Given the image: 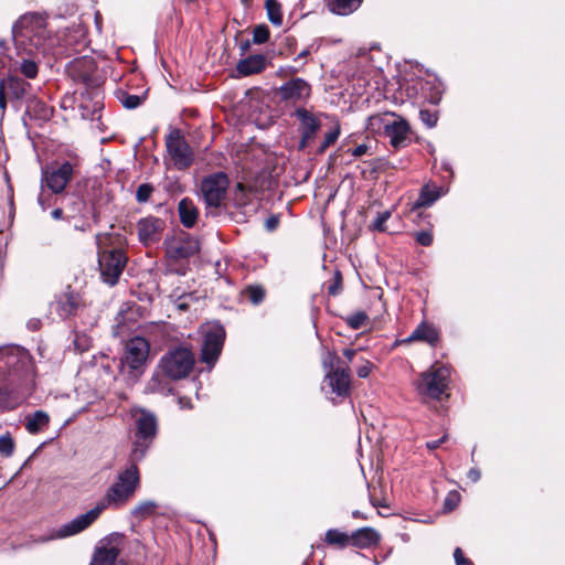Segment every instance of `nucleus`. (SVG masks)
Returning <instances> with one entry per match:
<instances>
[{
    "label": "nucleus",
    "mask_w": 565,
    "mask_h": 565,
    "mask_svg": "<svg viewBox=\"0 0 565 565\" xmlns=\"http://www.w3.org/2000/svg\"><path fill=\"white\" fill-rule=\"evenodd\" d=\"M128 457L127 466L119 471L115 482L107 489L105 495L87 512L77 515L67 523L62 524L42 542L66 539L76 535L89 527L107 508L119 509L135 494L140 484L138 463Z\"/></svg>",
    "instance_id": "1"
},
{
    "label": "nucleus",
    "mask_w": 565,
    "mask_h": 565,
    "mask_svg": "<svg viewBox=\"0 0 565 565\" xmlns=\"http://www.w3.org/2000/svg\"><path fill=\"white\" fill-rule=\"evenodd\" d=\"M12 36L15 46L26 54H33L35 51L45 52L55 43V39L50 36L46 29L45 17L36 12L21 15L12 26Z\"/></svg>",
    "instance_id": "2"
},
{
    "label": "nucleus",
    "mask_w": 565,
    "mask_h": 565,
    "mask_svg": "<svg viewBox=\"0 0 565 565\" xmlns=\"http://www.w3.org/2000/svg\"><path fill=\"white\" fill-rule=\"evenodd\" d=\"M33 369L31 355L25 349L19 345L0 348V376L10 379L13 393L32 376Z\"/></svg>",
    "instance_id": "3"
},
{
    "label": "nucleus",
    "mask_w": 565,
    "mask_h": 565,
    "mask_svg": "<svg viewBox=\"0 0 565 565\" xmlns=\"http://www.w3.org/2000/svg\"><path fill=\"white\" fill-rule=\"evenodd\" d=\"M158 431V420L151 412L141 409L136 414V433L129 458L135 461H142L153 444Z\"/></svg>",
    "instance_id": "4"
},
{
    "label": "nucleus",
    "mask_w": 565,
    "mask_h": 565,
    "mask_svg": "<svg viewBox=\"0 0 565 565\" xmlns=\"http://www.w3.org/2000/svg\"><path fill=\"white\" fill-rule=\"evenodd\" d=\"M194 355L186 348H175L168 351L159 362V369L171 380L186 377L194 366Z\"/></svg>",
    "instance_id": "5"
},
{
    "label": "nucleus",
    "mask_w": 565,
    "mask_h": 565,
    "mask_svg": "<svg viewBox=\"0 0 565 565\" xmlns=\"http://www.w3.org/2000/svg\"><path fill=\"white\" fill-rule=\"evenodd\" d=\"M449 377V367L436 363L420 375L417 382V390L422 395L439 398L448 387Z\"/></svg>",
    "instance_id": "6"
},
{
    "label": "nucleus",
    "mask_w": 565,
    "mask_h": 565,
    "mask_svg": "<svg viewBox=\"0 0 565 565\" xmlns=\"http://www.w3.org/2000/svg\"><path fill=\"white\" fill-rule=\"evenodd\" d=\"M127 264V256L122 249H103L99 248L98 253V265L100 276L103 280L114 286L118 282V279Z\"/></svg>",
    "instance_id": "7"
},
{
    "label": "nucleus",
    "mask_w": 565,
    "mask_h": 565,
    "mask_svg": "<svg viewBox=\"0 0 565 565\" xmlns=\"http://www.w3.org/2000/svg\"><path fill=\"white\" fill-rule=\"evenodd\" d=\"M369 121L371 126L382 125L385 136L395 148L404 146L408 139L409 126L407 121L393 113L371 116Z\"/></svg>",
    "instance_id": "8"
},
{
    "label": "nucleus",
    "mask_w": 565,
    "mask_h": 565,
    "mask_svg": "<svg viewBox=\"0 0 565 565\" xmlns=\"http://www.w3.org/2000/svg\"><path fill=\"white\" fill-rule=\"evenodd\" d=\"M149 349L148 341L141 337H135L126 343L121 365L129 369L131 376L138 377L143 372Z\"/></svg>",
    "instance_id": "9"
},
{
    "label": "nucleus",
    "mask_w": 565,
    "mask_h": 565,
    "mask_svg": "<svg viewBox=\"0 0 565 565\" xmlns=\"http://www.w3.org/2000/svg\"><path fill=\"white\" fill-rule=\"evenodd\" d=\"M203 344L201 359L206 364L213 365L223 349L225 330L220 323H207L202 329Z\"/></svg>",
    "instance_id": "10"
},
{
    "label": "nucleus",
    "mask_w": 565,
    "mask_h": 565,
    "mask_svg": "<svg viewBox=\"0 0 565 565\" xmlns=\"http://www.w3.org/2000/svg\"><path fill=\"white\" fill-rule=\"evenodd\" d=\"M228 178L223 172L213 173L201 182V193L210 207H218L225 199Z\"/></svg>",
    "instance_id": "11"
},
{
    "label": "nucleus",
    "mask_w": 565,
    "mask_h": 565,
    "mask_svg": "<svg viewBox=\"0 0 565 565\" xmlns=\"http://www.w3.org/2000/svg\"><path fill=\"white\" fill-rule=\"evenodd\" d=\"M166 146L175 168L182 170L192 164L194 159L193 152L179 130H173L168 135Z\"/></svg>",
    "instance_id": "12"
},
{
    "label": "nucleus",
    "mask_w": 565,
    "mask_h": 565,
    "mask_svg": "<svg viewBox=\"0 0 565 565\" xmlns=\"http://www.w3.org/2000/svg\"><path fill=\"white\" fill-rule=\"evenodd\" d=\"M73 172V166L67 161L56 168H46L42 170V186L45 184L53 193H62L71 181Z\"/></svg>",
    "instance_id": "13"
},
{
    "label": "nucleus",
    "mask_w": 565,
    "mask_h": 565,
    "mask_svg": "<svg viewBox=\"0 0 565 565\" xmlns=\"http://www.w3.org/2000/svg\"><path fill=\"white\" fill-rule=\"evenodd\" d=\"M335 359L337 355L331 352H328L327 356L324 358L323 365L326 369H330L326 375V379L333 393H335L338 396H345L350 390V371L349 367H339L334 371H331L333 367V361Z\"/></svg>",
    "instance_id": "14"
},
{
    "label": "nucleus",
    "mask_w": 565,
    "mask_h": 565,
    "mask_svg": "<svg viewBox=\"0 0 565 565\" xmlns=\"http://www.w3.org/2000/svg\"><path fill=\"white\" fill-rule=\"evenodd\" d=\"M166 253L171 259H185L200 252V243L196 238L184 234L166 239Z\"/></svg>",
    "instance_id": "15"
},
{
    "label": "nucleus",
    "mask_w": 565,
    "mask_h": 565,
    "mask_svg": "<svg viewBox=\"0 0 565 565\" xmlns=\"http://www.w3.org/2000/svg\"><path fill=\"white\" fill-rule=\"evenodd\" d=\"M278 94L285 103L297 105L308 100L311 87L305 79L297 77L282 84L278 89Z\"/></svg>",
    "instance_id": "16"
},
{
    "label": "nucleus",
    "mask_w": 565,
    "mask_h": 565,
    "mask_svg": "<svg viewBox=\"0 0 565 565\" xmlns=\"http://www.w3.org/2000/svg\"><path fill=\"white\" fill-rule=\"evenodd\" d=\"M295 116L299 120V130L301 132L299 148L303 149L315 138L321 127V122L313 113L303 107L297 108Z\"/></svg>",
    "instance_id": "17"
},
{
    "label": "nucleus",
    "mask_w": 565,
    "mask_h": 565,
    "mask_svg": "<svg viewBox=\"0 0 565 565\" xmlns=\"http://www.w3.org/2000/svg\"><path fill=\"white\" fill-rule=\"evenodd\" d=\"M84 306L82 296L67 286L55 299V309L61 318H67Z\"/></svg>",
    "instance_id": "18"
},
{
    "label": "nucleus",
    "mask_w": 565,
    "mask_h": 565,
    "mask_svg": "<svg viewBox=\"0 0 565 565\" xmlns=\"http://www.w3.org/2000/svg\"><path fill=\"white\" fill-rule=\"evenodd\" d=\"M162 221L157 217H146L138 222L137 231L140 242L149 245L159 239Z\"/></svg>",
    "instance_id": "19"
},
{
    "label": "nucleus",
    "mask_w": 565,
    "mask_h": 565,
    "mask_svg": "<svg viewBox=\"0 0 565 565\" xmlns=\"http://www.w3.org/2000/svg\"><path fill=\"white\" fill-rule=\"evenodd\" d=\"M439 340L438 330L430 323L423 321L415 330L403 340V342L411 343L415 341L426 342L431 347H435Z\"/></svg>",
    "instance_id": "20"
},
{
    "label": "nucleus",
    "mask_w": 565,
    "mask_h": 565,
    "mask_svg": "<svg viewBox=\"0 0 565 565\" xmlns=\"http://www.w3.org/2000/svg\"><path fill=\"white\" fill-rule=\"evenodd\" d=\"M29 87V83L17 76H9L0 81V88L7 93L11 102L21 100L25 96Z\"/></svg>",
    "instance_id": "21"
},
{
    "label": "nucleus",
    "mask_w": 565,
    "mask_h": 565,
    "mask_svg": "<svg viewBox=\"0 0 565 565\" xmlns=\"http://www.w3.org/2000/svg\"><path fill=\"white\" fill-rule=\"evenodd\" d=\"M119 548L114 545H105L94 554L90 565H126L124 561H119Z\"/></svg>",
    "instance_id": "22"
},
{
    "label": "nucleus",
    "mask_w": 565,
    "mask_h": 565,
    "mask_svg": "<svg viewBox=\"0 0 565 565\" xmlns=\"http://www.w3.org/2000/svg\"><path fill=\"white\" fill-rule=\"evenodd\" d=\"M443 194L444 190L441 186L426 184L422 189L418 199L414 202L412 210L428 207L433 205Z\"/></svg>",
    "instance_id": "23"
},
{
    "label": "nucleus",
    "mask_w": 565,
    "mask_h": 565,
    "mask_svg": "<svg viewBox=\"0 0 565 565\" xmlns=\"http://www.w3.org/2000/svg\"><path fill=\"white\" fill-rule=\"evenodd\" d=\"M352 544L360 548L371 547L380 541L379 533L372 527H362L352 533L350 536Z\"/></svg>",
    "instance_id": "24"
},
{
    "label": "nucleus",
    "mask_w": 565,
    "mask_h": 565,
    "mask_svg": "<svg viewBox=\"0 0 565 565\" xmlns=\"http://www.w3.org/2000/svg\"><path fill=\"white\" fill-rule=\"evenodd\" d=\"M50 424V416L44 411H35L25 416V429L29 434L35 435L44 430Z\"/></svg>",
    "instance_id": "25"
},
{
    "label": "nucleus",
    "mask_w": 565,
    "mask_h": 565,
    "mask_svg": "<svg viewBox=\"0 0 565 565\" xmlns=\"http://www.w3.org/2000/svg\"><path fill=\"white\" fill-rule=\"evenodd\" d=\"M266 66V61L263 55H252L242 60L237 64V72L241 75L248 76L252 74L260 73Z\"/></svg>",
    "instance_id": "26"
},
{
    "label": "nucleus",
    "mask_w": 565,
    "mask_h": 565,
    "mask_svg": "<svg viewBox=\"0 0 565 565\" xmlns=\"http://www.w3.org/2000/svg\"><path fill=\"white\" fill-rule=\"evenodd\" d=\"M178 210L182 225L191 228L195 224L199 215L198 209L193 202L189 199H182L179 202Z\"/></svg>",
    "instance_id": "27"
},
{
    "label": "nucleus",
    "mask_w": 565,
    "mask_h": 565,
    "mask_svg": "<svg viewBox=\"0 0 565 565\" xmlns=\"http://www.w3.org/2000/svg\"><path fill=\"white\" fill-rule=\"evenodd\" d=\"M362 0H330L328 7L331 12L348 15L359 9Z\"/></svg>",
    "instance_id": "28"
},
{
    "label": "nucleus",
    "mask_w": 565,
    "mask_h": 565,
    "mask_svg": "<svg viewBox=\"0 0 565 565\" xmlns=\"http://www.w3.org/2000/svg\"><path fill=\"white\" fill-rule=\"evenodd\" d=\"M158 508V503L153 500L140 501L131 510V515L139 520H145L152 515Z\"/></svg>",
    "instance_id": "29"
},
{
    "label": "nucleus",
    "mask_w": 565,
    "mask_h": 565,
    "mask_svg": "<svg viewBox=\"0 0 565 565\" xmlns=\"http://www.w3.org/2000/svg\"><path fill=\"white\" fill-rule=\"evenodd\" d=\"M265 9L267 11L268 20L275 26L282 24V9L278 0H265Z\"/></svg>",
    "instance_id": "30"
},
{
    "label": "nucleus",
    "mask_w": 565,
    "mask_h": 565,
    "mask_svg": "<svg viewBox=\"0 0 565 565\" xmlns=\"http://www.w3.org/2000/svg\"><path fill=\"white\" fill-rule=\"evenodd\" d=\"M349 541L350 536L347 533L341 532L337 529H330L326 533V542L330 545L344 547L348 545Z\"/></svg>",
    "instance_id": "31"
},
{
    "label": "nucleus",
    "mask_w": 565,
    "mask_h": 565,
    "mask_svg": "<svg viewBox=\"0 0 565 565\" xmlns=\"http://www.w3.org/2000/svg\"><path fill=\"white\" fill-rule=\"evenodd\" d=\"M118 98L125 108L135 109L142 104L145 96L132 95L127 92L120 90L118 92Z\"/></svg>",
    "instance_id": "32"
},
{
    "label": "nucleus",
    "mask_w": 565,
    "mask_h": 565,
    "mask_svg": "<svg viewBox=\"0 0 565 565\" xmlns=\"http://www.w3.org/2000/svg\"><path fill=\"white\" fill-rule=\"evenodd\" d=\"M244 295L253 305H259L265 298V289L262 286H247Z\"/></svg>",
    "instance_id": "33"
},
{
    "label": "nucleus",
    "mask_w": 565,
    "mask_h": 565,
    "mask_svg": "<svg viewBox=\"0 0 565 565\" xmlns=\"http://www.w3.org/2000/svg\"><path fill=\"white\" fill-rule=\"evenodd\" d=\"M15 443L10 434L0 436V454L4 457H11L14 452Z\"/></svg>",
    "instance_id": "34"
},
{
    "label": "nucleus",
    "mask_w": 565,
    "mask_h": 565,
    "mask_svg": "<svg viewBox=\"0 0 565 565\" xmlns=\"http://www.w3.org/2000/svg\"><path fill=\"white\" fill-rule=\"evenodd\" d=\"M269 29L266 24H258L253 30V42L257 44L266 43L269 40Z\"/></svg>",
    "instance_id": "35"
},
{
    "label": "nucleus",
    "mask_w": 565,
    "mask_h": 565,
    "mask_svg": "<svg viewBox=\"0 0 565 565\" xmlns=\"http://www.w3.org/2000/svg\"><path fill=\"white\" fill-rule=\"evenodd\" d=\"M147 391L150 393H167L170 390L162 383L161 375L157 373L148 382Z\"/></svg>",
    "instance_id": "36"
},
{
    "label": "nucleus",
    "mask_w": 565,
    "mask_h": 565,
    "mask_svg": "<svg viewBox=\"0 0 565 565\" xmlns=\"http://www.w3.org/2000/svg\"><path fill=\"white\" fill-rule=\"evenodd\" d=\"M340 136V127L335 126L333 129H331L326 136L323 141L321 142L318 152L322 153L324 152L331 145H333L337 139Z\"/></svg>",
    "instance_id": "37"
},
{
    "label": "nucleus",
    "mask_w": 565,
    "mask_h": 565,
    "mask_svg": "<svg viewBox=\"0 0 565 565\" xmlns=\"http://www.w3.org/2000/svg\"><path fill=\"white\" fill-rule=\"evenodd\" d=\"M21 73L28 78H35L39 72L38 64L32 60H23L20 64Z\"/></svg>",
    "instance_id": "38"
},
{
    "label": "nucleus",
    "mask_w": 565,
    "mask_h": 565,
    "mask_svg": "<svg viewBox=\"0 0 565 565\" xmlns=\"http://www.w3.org/2000/svg\"><path fill=\"white\" fill-rule=\"evenodd\" d=\"M367 315L363 311L355 312L347 318V323L354 330L365 324Z\"/></svg>",
    "instance_id": "39"
},
{
    "label": "nucleus",
    "mask_w": 565,
    "mask_h": 565,
    "mask_svg": "<svg viewBox=\"0 0 565 565\" xmlns=\"http://www.w3.org/2000/svg\"><path fill=\"white\" fill-rule=\"evenodd\" d=\"M153 191L150 184H140L136 191V199L138 202H147Z\"/></svg>",
    "instance_id": "40"
},
{
    "label": "nucleus",
    "mask_w": 565,
    "mask_h": 565,
    "mask_svg": "<svg viewBox=\"0 0 565 565\" xmlns=\"http://www.w3.org/2000/svg\"><path fill=\"white\" fill-rule=\"evenodd\" d=\"M460 501V494L457 491H450L444 501V509L446 511L454 510Z\"/></svg>",
    "instance_id": "41"
},
{
    "label": "nucleus",
    "mask_w": 565,
    "mask_h": 565,
    "mask_svg": "<svg viewBox=\"0 0 565 565\" xmlns=\"http://www.w3.org/2000/svg\"><path fill=\"white\" fill-rule=\"evenodd\" d=\"M419 117L422 121L428 127L433 128L436 126L438 117L435 113H431L430 110L423 109L419 111Z\"/></svg>",
    "instance_id": "42"
},
{
    "label": "nucleus",
    "mask_w": 565,
    "mask_h": 565,
    "mask_svg": "<svg viewBox=\"0 0 565 565\" xmlns=\"http://www.w3.org/2000/svg\"><path fill=\"white\" fill-rule=\"evenodd\" d=\"M391 217V213L385 211L380 213L372 224L374 231L384 232L386 230L385 223Z\"/></svg>",
    "instance_id": "43"
},
{
    "label": "nucleus",
    "mask_w": 565,
    "mask_h": 565,
    "mask_svg": "<svg viewBox=\"0 0 565 565\" xmlns=\"http://www.w3.org/2000/svg\"><path fill=\"white\" fill-rule=\"evenodd\" d=\"M416 242L422 246H430L433 243V234L429 231H422L416 234Z\"/></svg>",
    "instance_id": "44"
},
{
    "label": "nucleus",
    "mask_w": 565,
    "mask_h": 565,
    "mask_svg": "<svg viewBox=\"0 0 565 565\" xmlns=\"http://www.w3.org/2000/svg\"><path fill=\"white\" fill-rule=\"evenodd\" d=\"M342 278L339 271L334 275L333 282L328 287V292L332 296H337L341 290Z\"/></svg>",
    "instance_id": "45"
},
{
    "label": "nucleus",
    "mask_w": 565,
    "mask_h": 565,
    "mask_svg": "<svg viewBox=\"0 0 565 565\" xmlns=\"http://www.w3.org/2000/svg\"><path fill=\"white\" fill-rule=\"evenodd\" d=\"M454 558L456 565H473L472 562L463 556V553L460 547H457L454 552Z\"/></svg>",
    "instance_id": "46"
},
{
    "label": "nucleus",
    "mask_w": 565,
    "mask_h": 565,
    "mask_svg": "<svg viewBox=\"0 0 565 565\" xmlns=\"http://www.w3.org/2000/svg\"><path fill=\"white\" fill-rule=\"evenodd\" d=\"M371 370H372V364L370 362H366L365 364L361 365L356 370V374H358L359 377L365 379L371 373Z\"/></svg>",
    "instance_id": "47"
},
{
    "label": "nucleus",
    "mask_w": 565,
    "mask_h": 565,
    "mask_svg": "<svg viewBox=\"0 0 565 565\" xmlns=\"http://www.w3.org/2000/svg\"><path fill=\"white\" fill-rule=\"evenodd\" d=\"M279 224V218L278 216L276 215H271L270 217H268L265 222V227L267 231H274L277 228Z\"/></svg>",
    "instance_id": "48"
},
{
    "label": "nucleus",
    "mask_w": 565,
    "mask_h": 565,
    "mask_svg": "<svg viewBox=\"0 0 565 565\" xmlns=\"http://www.w3.org/2000/svg\"><path fill=\"white\" fill-rule=\"evenodd\" d=\"M448 436L447 434H445L441 438L437 439V440H431V441H427L426 443V447L429 449V450H435L437 449L441 444H444L446 440H447Z\"/></svg>",
    "instance_id": "49"
},
{
    "label": "nucleus",
    "mask_w": 565,
    "mask_h": 565,
    "mask_svg": "<svg viewBox=\"0 0 565 565\" xmlns=\"http://www.w3.org/2000/svg\"><path fill=\"white\" fill-rule=\"evenodd\" d=\"M8 100H10V99H9L7 93L3 89L0 88V109H1V116H3L4 113H6Z\"/></svg>",
    "instance_id": "50"
},
{
    "label": "nucleus",
    "mask_w": 565,
    "mask_h": 565,
    "mask_svg": "<svg viewBox=\"0 0 565 565\" xmlns=\"http://www.w3.org/2000/svg\"><path fill=\"white\" fill-rule=\"evenodd\" d=\"M369 150V147L364 143L362 145H359L358 147H355L353 150H352V156L355 157V158H359V157H362L363 154H365Z\"/></svg>",
    "instance_id": "51"
},
{
    "label": "nucleus",
    "mask_w": 565,
    "mask_h": 565,
    "mask_svg": "<svg viewBox=\"0 0 565 565\" xmlns=\"http://www.w3.org/2000/svg\"><path fill=\"white\" fill-rule=\"evenodd\" d=\"M82 79L85 83V85H87L89 87H97L99 85V82L97 79L93 78V76L88 75V74H83Z\"/></svg>",
    "instance_id": "52"
},
{
    "label": "nucleus",
    "mask_w": 565,
    "mask_h": 565,
    "mask_svg": "<svg viewBox=\"0 0 565 565\" xmlns=\"http://www.w3.org/2000/svg\"><path fill=\"white\" fill-rule=\"evenodd\" d=\"M467 477L472 481V482H477L480 477H481V473L480 471L477 469V468H471L468 473H467Z\"/></svg>",
    "instance_id": "53"
},
{
    "label": "nucleus",
    "mask_w": 565,
    "mask_h": 565,
    "mask_svg": "<svg viewBox=\"0 0 565 565\" xmlns=\"http://www.w3.org/2000/svg\"><path fill=\"white\" fill-rule=\"evenodd\" d=\"M20 403V397L19 396H14L13 399L9 401V402H6L4 403V407L8 408V409H12L14 408L18 404Z\"/></svg>",
    "instance_id": "54"
},
{
    "label": "nucleus",
    "mask_w": 565,
    "mask_h": 565,
    "mask_svg": "<svg viewBox=\"0 0 565 565\" xmlns=\"http://www.w3.org/2000/svg\"><path fill=\"white\" fill-rule=\"evenodd\" d=\"M343 355L349 360L352 361L353 356L355 355V351L353 349H345L343 351Z\"/></svg>",
    "instance_id": "55"
},
{
    "label": "nucleus",
    "mask_w": 565,
    "mask_h": 565,
    "mask_svg": "<svg viewBox=\"0 0 565 565\" xmlns=\"http://www.w3.org/2000/svg\"><path fill=\"white\" fill-rule=\"evenodd\" d=\"M52 217L54 220H61L63 217V210L62 209H55L52 211Z\"/></svg>",
    "instance_id": "56"
},
{
    "label": "nucleus",
    "mask_w": 565,
    "mask_h": 565,
    "mask_svg": "<svg viewBox=\"0 0 565 565\" xmlns=\"http://www.w3.org/2000/svg\"><path fill=\"white\" fill-rule=\"evenodd\" d=\"M40 321L39 320H30L28 323V327L31 330H36L39 328Z\"/></svg>",
    "instance_id": "57"
},
{
    "label": "nucleus",
    "mask_w": 565,
    "mask_h": 565,
    "mask_svg": "<svg viewBox=\"0 0 565 565\" xmlns=\"http://www.w3.org/2000/svg\"><path fill=\"white\" fill-rule=\"evenodd\" d=\"M179 404H180L181 408H184V407H189V406H190V405H189V399L183 398V397L179 398Z\"/></svg>",
    "instance_id": "58"
},
{
    "label": "nucleus",
    "mask_w": 565,
    "mask_h": 565,
    "mask_svg": "<svg viewBox=\"0 0 565 565\" xmlns=\"http://www.w3.org/2000/svg\"><path fill=\"white\" fill-rule=\"evenodd\" d=\"M38 202L42 206V209L45 210V204H44V200H43V194L42 193L39 195Z\"/></svg>",
    "instance_id": "59"
},
{
    "label": "nucleus",
    "mask_w": 565,
    "mask_h": 565,
    "mask_svg": "<svg viewBox=\"0 0 565 565\" xmlns=\"http://www.w3.org/2000/svg\"><path fill=\"white\" fill-rule=\"evenodd\" d=\"M98 109H100V104H99V102L97 100V102H95V103H94L93 115H95V114H96V111H97Z\"/></svg>",
    "instance_id": "60"
},
{
    "label": "nucleus",
    "mask_w": 565,
    "mask_h": 565,
    "mask_svg": "<svg viewBox=\"0 0 565 565\" xmlns=\"http://www.w3.org/2000/svg\"><path fill=\"white\" fill-rule=\"evenodd\" d=\"M352 516L353 518H363V514L360 511L356 510V511L352 512Z\"/></svg>",
    "instance_id": "61"
},
{
    "label": "nucleus",
    "mask_w": 565,
    "mask_h": 565,
    "mask_svg": "<svg viewBox=\"0 0 565 565\" xmlns=\"http://www.w3.org/2000/svg\"><path fill=\"white\" fill-rule=\"evenodd\" d=\"M307 54H308V51H302L301 53H299L298 57L302 58V57L307 56Z\"/></svg>",
    "instance_id": "62"
},
{
    "label": "nucleus",
    "mask_w": 565,
    "mask_h": 565,
    "mask_svg": "<svg viewBox=\"0 0 565 565\" xmlns=\"http://www.w3.org/2000/svg\"><path fill=\"white\" fill-rule=\"evenodd\" d=\"M443 168H444L445 170H447V171H450V167H449V164H448V163H444V164H443Z\"/></svg>",
    "instance_id": "63"
},
{
    "label": "nucleus",
    "mask_w": 565,
    "mask_h": 565,
    "mask_svg": "<svg viewBox=\"0 0 565 565\" xmlns=\"http://www.w3.org/2000/svg\"><path fill=\"white\" fill-rule=\"evenodd\" d=\"M237 190H238V191H241V192H243L244 186H243V184H242V183H238V184H237Z\"/></svg>",
    "instance_id": "64"
}]
</instances>
